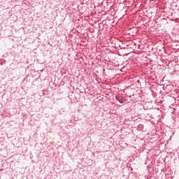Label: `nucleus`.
Wrapping results in <instances>:
<instances>
[{"label":"nucleus","mask_w":179,"mask_h":179,"mask_svg":"<svg viewBox=\"0 0 179 179\" xmlns=\"http://www.w3.org/2000/svg\"><path fill=\"white\" fill-rule=\"evenodd\" d=\"M150 1H155V0H150Z\"/></svg>","instance_id":"obj_1"}]
</instances>
